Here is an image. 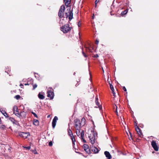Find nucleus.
<instances>
[{"instance_id": "obj_54", "label": "nucleus", "mask_w": 159, "mask_h": 159, "mask_svg": "<svg viewBox=\"0 0 159 159\" xmlns=\"http://www.w3.org/2000/svg\"><path fill=\"white\" fill-rule=\"evenodd\" d=\"M139 159V158H137V159Z\"/></svg>"}, {"instance_id": "obj_28", "label": "nucleus", "mask_w": 159, "mask_h": 159, "mask_svg": "<svg viewBox=\"0 0 159 159\" xmlns=\"http://www.w3.org/2000/svg\"><path fill=\"white\" fill-rule=\"evenodd\" d=\"M6 126L4 125H1L0 126V128L4 129L5 128Z\"/></svg>"}, {"instance_id": "obj_9", "label": "nucleus", "mask_w": 159, "mask_h": 159, "mask_svg": "<svg viewBox=\"0 0 159 159\" xmlns=\"http://www.w3.org/2000/svg\"><path fill=\"white\" fill-rule=\"evenodd\" d=\"M48 97L50 98L51 99H52L53 98L54 93L52 90H48Z\"/></svg>"}, {"instance_id": "obj_3", "label": "nucleus", "mask_w": 159, "mask_h": 159, "mask_svg": "<svg viewBox=\"0 0 159 159\" xmlns=\"http://www.w3.org/2000/svg\"><path fill=\"white\" fill-rule=\"evenodd\" d=\"M65 7L64 5L61 6L60 8L58 13V16L60 18H64V13L65 10Z\"/></svg>"}, {"instance_id": "obj_4", "label": "nucleus", "mask_w": 159, "mask_h": 159, "mask_svg": "<svg viewBox=\"0 0 159 159\" xmlns=\"http://www.w3.org/2000/svg\"><path fill=\"white\" fill-rule=\"evenodd\" d=\"M67 11L68 12H65V15L66 16V18H67L68 17L69 20L70 21L73 18V13L72 11H70V8L68 9Z\"/></svg>"}, {"instance_id": "obj_45", "label": "nucleus", "mask_w": 159, "mask_h": 159, "mask_svg": "<svg viewBox=\"0 0 159 159\" xmlns=\"http://www.w3.org/2000/svg\"><path fill=\"white\" fill-rule=\"evenodd\" d=\"M24 84L25 85H29V84L28 83H26V84Z\"/></svg>"}, {"instance_id": "obj_6", "label": "nucleus", "mask_w": 159, "mask_h": 159, "mask_svg": "<svg viewBox=\"0 0 159 159\" xmlns=\"http://www.w3.org/2000/svg\"><path fill=\"white\" fill-rule=\"evenodd\" d=\"M68 134L70 136L72 142V144L73 147H74V145H75V139L74 136L72 131L70 129H68Z\"/></svg>"}, {"instance_id": "obj_5", "label": "nucleus", "mask_w": 159, "mask_h": 159, "mask_svg": "<svg viewBox=\"0 0 159 159\" xmlns=\"http://www.w3.org/2000/svg\"><path fill=\"white\" fill-rule=\"evenodd\" d=\"M91 132L92 133V134H90V135L89 136V138L90 140V142L93 145L95 142V133L94 131L92 130L91 131Z\"/></svg>"}, {"instance_id": "obj_21", "label": "nucleus", "mask_w": 159, "mask_h": 159, "mask_svg": "<svg viewBox=\"0 0 159 159\" xmlns=\"http://www.w3.org/2000/svg\"><path fill=\"white\" fill-rule=\"evenodd\" d=\"M70 1L69 0H68H68H66V2H65V5L67 7H68V5L69 4H70Z\"/></svg>"}, {"instance_id": "obj_35", "label": "nucleus", "mask_w": 159, "mask_h": 159, "mask_svg": "<svg viewBox=\"0 0 159 159\" xmlns=\"http://www.w3.org/2000/svg\"><path fill=\"white\" fill-rule=\"evenodd\" d=\"M3 115H4V116H5L6 117H8V114L6 112V113H5V114Z\"/></svg>"}, {"instance_id": "obj_53", "label": "nucleus", "mask_w": 159, "mask_h": 159, "mask_svg": "<svg viewBox=\"0 0 159 159\" xmlns=\"http://www.w3.org/2000/svg\"><path fill=\"white\" fill-rule=\"evenodd\" d=\"M154 152H152V153H154Z\"/></svg>"}, {"instance_id": "obj_43", "label": "nucleus", "mask_w": 159, "mask_h": 159, "mask_svg": "<svg viewBox=\"0 0 159 159\" xmlns=\"http://www.w3.org/2000/svg\"><path fill=\"white\" fill-rule=\"evenodd\" d=\"M78 26L79 27L80 26V22L79 21L78 22Z\"/></svg>"}, {"instance_id": "obj_32", "label": "nucleus", "mask_w": 159, "mask_h": 159, "mask_svg": "<svg viewBox=\"0 0 159 159\" xmlns=\"http://www.w3.org/2000/svg\"><path fill=\"white\" fill-rule=\"evenodd\" d=\"M81 139L83 142L84 143H86V141L84 139V138H83V139H82V138H81Z\"/></svg>"}, {"instance_id": "obj_10", "label": "nucleus", "mask_w": 159, "mask_h": 159, "mask_svg": "<svg viewBox=\"0 0 159 159\" xmlns=\"http://www.w3.org/2000/svg\"><path fill=\"white\" fill-rule=\"evenodd\" d=\"M84 150L88 153H90L91 152L89 148V146L86 144H84L83 145Z\"/></svg>"}, {"instance_id": "obj_50", "label": "nucleus", "mask_w": 159, "mask_h": 159, "mask_svg": "<svg viewBox=\"0 0 159 159\" xmlns=\"http://www.w3.org/2000/svg\"><path fill=\"white\" fill-rule=\"evenodd\" d=\"M134 123H135V124H136V125H137V123H136V122H135Z\"/></svg>"}, {"instance_id": "obj_42", "label": "nucleus", "mask_w": 159, "mask_h": 159, "mask_svg": "<svg viewBox=\"0 0 159 159\" xmlns=\"http://www.w3.org/2000/svg\"><path fill=\"white\" fill-rule=\"evenodd\" d=\"M34 154H37V151H36V150H35L34 151Z\"/></svg>"}, {"instance_id": "obj_29", "label": "nucleus", "mask_w": 159, "mask_h": 159, "mask_svg": "<svg viewBox=\"0 0 159 159\" xmlns=\"http://www.w3.org/2000/svg\"><path fill=\"white\" fill-rule=\"evenodd\" d=\"M37 86V85L36 84H35L33 85V89H34Z\"/></svg>"}, {"instance_id": "obj_18", "label": "nucleus", "mask_w": 159, "mask_h": 159, "mask_svg": "<svg viewBox=\"0 0 159 159\" xmlns=\"http://www.w3.org/2000/svg\"><path fill=\"white\" fill-rule=\"evenodd\" d=\"M34 125L36 126H38L39 125V121L36 119H34L33 121Z\"/></svg>"}, {"instance_id": "obj_26", "label": "nucleus", "mask_w": 159, "mask_h": 159, "mask_svg": "<svg viewBox=\"0 0 159 159\" xmlns=\"http://www.w3.org/2000/svg\"><path fill=\"white\" fill-rule=\"evenodd\" d=\"M14 113L18 117V116L17 115H18L17 114H20V113H19V111H18V110L16 111H15V113Z\"/></svg>"}, {"instance_id": "obj_51", "label": "nucleus", "mask_w": 159, "mask_h": 159, "mask_svg": "<svg viewBox=\"0 0 159 159\" xmlns=\"http://www.w3.org/2000/svg\"><path fill=\"white\" fill-rule=\"evenodd\" d=\"M66 0H63L64 2H65Z\"/></svg>"}, {"instance_id": "obj_34", "label": "nucleus", "mask_w": 159, "mask_h": 159, "mask_svg": "<svg viewBox=\"0 0 159 159\" xmlns=\"http://www.w3.org/2000/svg\"><path fill=\"white\" fill-rule=\"evenodd\" d=\"M115 107H116V114L117 115H118V112H117V107L115 105Z\"/></svg>"}, {"instance_id": "obj_30", "label": "nucleus", "mask_w": 159, "mask_h": 159, "mask_svg": "<svg viewBox=\"0 0 159 159\" xmlns=\"http://www.w3.org/2000/svg\"><path fill=\"white\" fill-rule=\"evenodd\" d=\"M82 53L83 55L85 57H87V55L83 51H82Z\"/></svg>"}, {"instance_id": "obj_31", "label": "nucleus", "mask_w": 159, "mask_h": 159, "mask_svg": "<svg viewBox=\"0 0 159 159\" xmlns=\"http://www.w3.org/2000/svg\"><path fill=\"white\" fill-rule=\"evenodd\" d=\"M49 145L50 146H52V141H51L49 142Z\"/></svg>"}, {"instance_id": "obj_48", "label": "nucleus", "mask_w": 159, "mask_h": 159, "mask_svg": "<svg viewBox=\"0 0 159 159\" xmlns=\"http://www.w3.org/2000/svg\"><path fill=\"white\" fill-rule=\"evenodd\" d=\"M50 116V115H48V116L47 117L48 118H49Z\"/></svg>"}, {"instance_id": "obj_12", "label": "nucleus", "mask_w": 159, "mask_h": 159, "mask_svg": "<svg viewBox=\"0 0 159 159\" xmlns=\"http://www.w3.org/2000/svg\"><path fill=\"white\" fill-rule=\"evenodd\" d=\"M58 120V117L57 116H55L52 121V127L53 128H54L56 125L57 121Z\"/></svg>"}, {"instance_id": "obj_17", "label": "nucleus", "mask_w": 159, "mask_h": 159, "mask_svg": "<svg viewBox=\"0 0 159 159\" xmlns=\"http://www.w3.org/2000/svg\"><path fill=\"white\" fill-rule=\"evenodd\" d=\"M9 120L14 124L16 125L17 123V121L16 120L13 118L10 117H9Z\"/></svg>"}, {"instance_id": "obj_23", "label": "nucleus", "mask_w": 159, "mask_h": 159, "mask_svg": "<svg viewBox=\"0 0 159 159\" xmlns=\"http://www.w3.org/2000/svg\"><path fill=\"white\" fill-rule=\"evenodd\" d=\"M13 110L14 113H15V111H16L18 110V108L16 106H14Z\"/></svg>"}, {"instance_id": "obj_33", "label": "nucleus", "mask_w": 159, "mask_h": 159, "mask_svg": "<svg viewBox=\"0 0 159 159\" xmlns=\"http://www.w3.org/2000/svg\"><path fill=\"white\" fill-rule=\"evenodd\" d=\"M99 0H96L95 2V7L96 6V5L97 4V3L99 2Z\"/></svg>"}, {"instance_id": "obj_13", "label": "nucleus", "mask_w": 159, "mask_h": 159, "mask_svg": "<svg viewBox=\"0 0 159 159\" xmlns=\"http://www.w3.org/2000/svg\"><path fill=\"white\" fill-rule=\"evenodd\" d=\"M91 149L92 151L95 153H98L99 151V150L95 147H92Z\"/></svg>"}, {"instance_id": "obj_24", "label": "nucleus", "mask_w": 159, "mask_h": 159, "mask_svg": "<svg viewBox=\"0 0 159 159\" xmlns=\"http://www.w3.org/2000/svg\"><path fill=\"white\" fill-rule=\"evenodd\" d=\"M127 12V10H125L124 11H123L121 12V16H123L125 15Z\"/></svg>"}, {"instance_id": "obj_46", "label": "nucleus", "mask_w": 159, "mask_h": 159, "mask_svg": "<svg viewBox=\"0 0 159 159\" xmlns=\"http://www.w3.org/2000/svg\"><path fill=\"white\" fill-rule=\"evenodd\" d=\"M79 85V84H78V83H77L75 85V86L77 87Z\"/></svg>"}, {"instance_id": "obj_19", "label": "nucleus", "mask_w": 159, "mask_h": 159, "mask_svg": "<svg viewBox=\"0 0 159 159\" xmlns=\"http://www.w3.org/2000/svg\"><path fill=\"white\" fill-rule=\"evenodd\" d=\"M95 102L96 103V105H97L98 106V107L99 108L100 110H101V109L102 108V107H101V106L100 107L99 105V103L98 102V98H96V100L95 101Z\"/></svg>"}, {"instance_id": "obj_38", "label": "nucleus", "mask_w": 159, "mask_h": 159, "mask_svg": "<svg viewBox=\"0 0 159 159\" xmlns=\"http://www.w3.org/2000/svg\"><path fill=\"white\" fill-rule=\"evenodd\" d=\"M123 89L125 92L127 90L125 88V86H124L123 87Z\"/></svg>"}, {"instance_id": "obj_39", "label": "nucleus", "mask_w": 159, "mask_h": 159, "mask_svg": "<svg viewBox=\"0 0 159 159\" xmlns=\"http://www.w3.org/2000/svg\"><path fill=\"white\" fill-rule=\"evenodd\" d=\"M11 148L10 147H9V148L8 149V150L9 151V152H11Z\"/></svg>"}, {"instance_id": "obj_7", "label": "nucleus", "mask_w": 159, "mask_h": 159, "mask_svg": "<svg viewBox=\"0 0 159 159\" xmlns=\"http://www.w3.org/2000/svg\"><path fill=\"white\" fill-rule=\"evenodd\" d=\"M29 134V132H20L19 133V135L23 138L25 139L27 138Z\"/></svg>"}, {"instance_id": "obj_11", "label": "nucleus", "mask_w": 159, "mask_h": 159, "mask_svg": "<svg viewBox=\"0 0 159 159\" xmlns=\"http://www.w3.org/2000/svg\"><path fill=\"white\" fill-rule=\"evenodd\" d=\"M18 114V117L20 118H25L26 116V114L24 111H21L20 113V114Z\"/></svg>"}, {"instance_id": "obj_8", "label": "nucleus", "mask_w": 159, "mask_h": 159, "mask_svg": "<svg viewBox=\"0 0 159 159\" xmlns=\"http://www.w3.org/2000/svg\"><path fill=\"white\" fill-rule=\"evenodd\" d=\"M151 145L154 150L157 151L158 150V147L157 144V143L154 141H152L151 142Z\"/></svg>"}, {"instance_id": "obj_40", "label": "nucleus", "mask_w": 159, "mask_h": 159, "mask_svg": "<svg viewBox=\"0 0 159 159\" xmlns=\"http://www.w3.org/2000/svg\"><path fill=\"white\" fill-rule=\"evenodd\" d=\"M99 41L98 40H96L95 41V43L97 44H98V43Z\"/></svg>"}, {"instance_id": "obj_41", "label": "nucleus", "mask_w": 159, "mask_h": 159, "mask_svg": "<svg viewBox=\"0 0 159 159\" xmlns=\"http://www.w3.org/2000/svg\"><path fill=\"white\" fill-rule=\"evenodd\" d=\"M129 134L130 136V138L131 139H132V134L131 133H130L129 132Z\"/></svg>"}, {"instance_id": "obj_20", "label": "nucleus", "mask_w": 159, "mask_h": 159, "mask_svg": "<svg viewBox=\"0 0 159 159\" xmlns=\"http://www.w3.org/2000/svg\"><path fill=\"white\" fill-rule=\"evenodd\" d=\"M85 119L84 118H82L81 120V123L82 126H84L85 124Z\"/></svg>"}, {"instance_id": "obj_47", "label": "nucleus", "mask_w": 159, "mask_h": 159, "mask_svg": "<svg viewBox=\"0 0 159 159\" xmlns=\"http://www.w3.org/2000/svg\"><path fill=\"white\" fill-rule=\"evenodd\" d=\"M20 86H23V85L22 84H20Z\"/></svg>"}, {"instance_id": "obj_44", "label": "nucleus", "mask_w": 159, "mask_h": 159, "mask_svg": "<svg viewBox=\"0 0 159 159\" xmlns=\"http://www.w3.org/2000/svg\"><path fill=\"white\" fill-rule=\"evenodd\" d=\"M98 57V55L97 54H96L94 56V57Z\"/></svg>"}, {"instance_id": "obj_49", "label": "nucleus", "mask_w": 159, "mask_h": 159, "mask_svg": "<svg viewBox=\"0 0 159 159\" xmlns=\"http://www.w3.org/2000/svg\"><path fill=\"white\" fill-rule=\"evenodd\" d=\"M75 72H74V74H73V75H75Z\"/></svg>"}, {"instance_id": "obj_36", "label": "nucleus", "mask_w": 159, "mask_h": 159, "mask_svg": "<svg viewBox=\"0 0 159 159\" xmlns=\"http://www.w3.org/2000/svg\"><path fill=\"white\" fill-rule=\"evenodd\" d=\"M1 111L3 115H4L5 113H6V111H5L3 110H2V111Z\"/></svg>"}, {"instance_id": "obj_15", "label": "nucleus", "mask_w": 159, "mask_h": 159, "mask_svg": "<svg viewBox=\"0 0 159 159\" xmlns=\"http://www.w3.org/2000/svg\"><path fill=\"white\" fill-rule=\"evenodd\" d=\"M38 97L40 99H43L45 98V97L43 95V93H39L38 95Z\"/></svg>"}, {"instance_id": "obj_16", "label": "nucleus", "mask_w": 159, "mask_h": 159, "mask_svg": "<svg viewBox=\"0 0 159 159\" xmlns=\"http://www.w3.org/2000/svg\"><path fill=\"white\" fill-rule=\"evenodd\" d=\"M109 84H110V89L112 92V93L113 94V96H115V93L114 92V89L113 86L111 84V83L109 82Z\"/></svg>"}, {"instance_id": "obj_1", "label": "nucleus", "mask_w": 159, "mask_h": 159, "mask_svg": "<svg viewBox=\"0 0 159 159\" xmlns=\"http://www.w3.org/2000/svg\"><path fill=\"white\" fill-rule=\"evenodd\" d=\"M75 128L76 130V134L79 136L80 134V127H82L81 123L80 120L78 119H76L74 120Z\"/></svg>"}, {"instance_id": "obj_14", "label": "nucleus", "mask_w": 159, "mask_h": 159, "mask_svg": "<svg viewBox=\"0 0 159 159\" xmlns=\"http://www.w3.org/2000/svg\"><path fill=\"white\" fill-rule=\"evenodd\" d=\"M136 130L138 135L140 137H141L142 135V133L141 131V130L140 128L138 126H137V128H136Z\"/></svg>"}, {"instance_id": "obj_25", "label": "nucleus", "mask_w": 159, "mask_h": 159, "mask_svg": "<svg viewBox=\"0 0 159 159\" xmlns=\"http://www.w3.org/2000/svg\"><path fill=\"white\" fill-rule=\"evenodd\" d=\"M14 98L18 100L20 98V95H17L15 96Z\"/></svg>"}, {"instance_id": "obj_27", "label": "nucleus", "mask_w": 159, "mask_h": 159, "mask_svg": "<svg viewBox=\"0 0 159 159\" xmlns=\"http://www.w3.org/2000/svg\"><path fill=\"white\" fill-rule=\"evenodd\" d=\"M31 113L34 116L36 117V118H38V116L34 112H31Z\"/></svg>"}, {"instance_id": "obj_2", "label": "nucleus", "mask_w": 159, "mask_h": 159, "mask_svg": "<svg viewBox=\"0 0 159 159\" xmlns=\"http://www.w3.org/2000/svg\"><path fill=\"white\" fill-rule=\"evenodd\" d=\"M72 28L69 26L68 24H66L61 27V30L64 33H66L70 31Z\"/></svg>"}, {"instance_id": "obj_22", "label": "nucleus", "mask_w": 159, "mask_h": 159, "mask_svg": "<svg viewBox=\"0 0 159 159\" xmlns=\"http://www.w3.org/2000/svg\"><path fill=\"white\" fill-rule=\"evenodd\" d=\"M80 135H81V137L82 139H83V138L84 137V130H82L81 131V132L80 133Z\"/></svg>"}, {"instance_id": "obj_52", "label": "nucleus", "mask_w": 159, "mask_h": 159, "mask_svg": "<svg viewBox=\"0 0 159 159\" xmlns=\"http://www.w3.org/2000/svg\"><path fill=\"white\" fill-rule=\"evenodd\" d=\"M129 139H130H130L129 138Z\"/></svg>"}, {"instance_id": "obj_37", "label": "nucleus", "mask_w": 159, "mask_h": 159, "mask_svg": "<svg viewBox=\"0 0 159 159\" xmlns=\"http://www.w3.org/2000/svg\"><path fill=\"white\" fill-rule=\"evenodd\" d=\"M25 148L28 150H29L30 149V146H29L28 147H25Z\"/></svg>"}]
</instances>
